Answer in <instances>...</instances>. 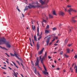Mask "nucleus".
Masks as SVG:
<instances>
[{
	"label": "nucleus",
	"instance_id": "69168bd1",
	"mask_svg": "<svg viewBox=\"0 0 77 77\" xmlns=\"http://www.w3.org/2000/svg\"><path fill=\"white\" fill-rule=\"evenodd\" d=\"M12 71H13V72H14V74H15V71H14V70H13Z\"/></svg>",
	"mask_w": 77,
	"mask_h": 77
},
{
	"label": "nucleus",
	"instance_id": "412c9836",
	"mask_svg": "<svg viewBox=\"0 0 77 77\" xmlns=\"http://www.w3.org/2000/svg\"><path fill=\"white\" fill-rule=\"evenodd\" d=\"M68 38H66V39L65 40L64 42L65 44L67 43V42H68Z\"/></svg>",
	"mask_w": 77,
	"mask_h": 77
},
{
	"label": "nucleus",
	"instance_id": "e2e57ef3",
	"mask_svg": "<svg viewBox=\"0 0 77 77\" xmlns=\"http://www.w3.org/2000/svg\"><path fill=\"white\" fill-rule=\"evenodd\" d=\"M49 2V1L48 0H47V1L46 2V3H48Z\"/></svg>",
	"mask_w": 77,
	"mask_h": 77
},
{
	"label": "nucleus",
	"instance_id": "c85d7f7f",
	"mask_svg": "<svg viewBox=\"0 0 77 77\" xmlns=\"http://www.w3.org/2000/svg\"><path fill=\"white\" fill-rule=\"evenodd\" d=\"M57 28H56V27H54V28H53V29H52V30H56L57 29Z\"/></svg>",
	"mask_w": 77,
	"mask_h": 77
},
{
	"label": "nucleus",
	"instance_id": "6e6552de",
	"mask_svg": "<svg viewBox=\"0 0 77 77\" xmlns=\"http://www.w3.org/2000/svg\"><path fill=\"white\" fill-rule=\"evenodd\" d=\"M14 54L15 56V57H17V58H18V59H20V60H21V59L19 58L18 57V56H19V55H18V54H16L15 53H14Z\"/></svg>",
	"mask_w": 77,
	"mask_h": 77
},
{
	"label": "nucleus",
	"instance_id": "de8ad7c7",
	"mask_svg": "<svg viewBox=\"0 0 77 77\" xmlns=\"http://www.w3.org/2000/svg\"><path fill=\"white\" fill-rule=\"evenodd\" d=\"M75 18V16L74 17H72V19H74Z\"/></svg>",
	"mask_w": 77,
	"mask_h": 77
},
{
	"label": "nucleus",
	"instance_id": "aec40b11",
	"mask_svg": "<svg viewBox=\"0 0 77 77\" xmlns=\"http://www.w3.org/2000/svg\"><path fill=\"white\" fill-rule=\"evenodd\" d=\"M32 27L33 30H35V26L32 25Z\"/></svg>",
	"mask_w": 77,
	"mask_h": 77
},
{
	"label": "nucleus",
	"instance_id": "f3484780",
	"mask_svg": "<svg viewBox=\"0 0 77 77\" xmlns=\"http://www.w3.org/2000/svg\"><path fill=\"white\" fill-rule=\"evenodd\" d=\"M37 36H39V26H38L37 28Z\"/></svg>",
	"mask_w": 77,
	"mask_h": 77
},
{
	"label": "nucleus",
	"instance_id": "13d9d810",
	"mask_svg": "<svg viewBox=\"0 0 77 77\" xmlns=\"http://www.w3.org/2000/svg\"><path fill=\"white\" fill-rule=\"evenodd\" d=\"M20 75H21V76H22V77H24V76H23V75L22 74H20Z\"/></svg>",
	"mask_w": 77,
	"mask_h": 77
},
{
	"label": "nucleus",
	"instance_id": "a878e982",
	"mask_svg": "<svg viewBox=\"0 0 77 77\" xmlns=\"http://www.w3.org/2000/svg\"><path fill=\"white\" fill-rule=\"evenodd\" d=\"M16 9H17V10H18L19 12H21V11L20 10V9L18 8V6H17V8H16Z\"/></svg>",
	"mask_w": 77,
	"mask_h": 77
},
{
	"label": "nucleus",
	"instance_id": "4d7b16f0",
	"mask_svg": "<svg viewBox=\"0 0 77 77\" xmlns=\"http://www.w3.org/2000/svg\"><path fill=\"white\" fill-rule=\"evenodd\" d=\"M22 17H23V18H24V14H23V13H22Z\"/></svg>",
	"mask_w": 77,
	"mask_h": 77
},
{
	"label": "nucleus",
	"instance_id": "f03ea898",
	"mask_svg": "<svg viewBox=\"0 0 77 77\" xmlns=\"http://www.w3.org/2000/svg\"><path fill=\"white\" fill-rule=\"evenodd\" d=\"M6 44L7 47L8 48L11 47V45H10L9 41H6V40L5 38H0V45H2V44Z\"/></svg>",
	"mask_w": 77,
	"mask_h": 77
},
{
	"label": "nucleus",
	"instance_id": "7c9ffc66",
	"mask_svg": "<svg viewBox=\"0 0 77 77\" xmlns=\"http://www.w3.org/2000/svg\"><path fill=\"white\" fill-rule=\"evenodd\" d=\"M67 8H71V6L70 5H68L67 6Z\"/></svg>",
	"mask_w": 77,
	"mask_h": 77
},
{
	"label": "nucleus",
	"instance_id": "49530a36",
	"mask_svg": "<svg viewBox=\"0 0 77 77\" xmlns=\"http://www.w3.org/2000/svg\"><path fill=\"white\" fill-rule=\"evenodd\" d=\"M66 1L68 3H69V0H66Z\"/></svg>",
	"mask_w": 77,
	"mask_h": 77
},
{
	"label": "nucleus",
	"instance_id": "f257e3e1",
	"mask_svg": "<svg viewBox=\"0 0 77 77\" xmlns=\"http://www.w3.org/2000/svg\"><path fill=\"white\" fill-rule=\"evenodd\" d=\"M36 5H32V4H29V6H26L25 8V9H24V12L26 11H27L28 10V9L29 8V9H30L31 8H39L40 7H41V5H39V4L37 2L35 3Z\"/></svg>",
	"mask_w": 77,
	"mask_h": 77
},
{
	"label": "nucleus",
	"instance_id": "e433bc0d",
	"mask_svg": "<svg viewBox=\"0 0 77 77\" xmlns=\"http://www.w3.org/2000/svg\"><path fill=\"white\" fill-rule=\"evenodd\" d=\"M41 38H42V37H41V36L39 38H38V40H40V39H41Z\"/></svg>",
	"mask_w": 77,
	"mask_h": 77
},
{
	"label": "nucleus",
	"instance_id": "5701e85b",
	"mask_svg": "<svg viewBox=\"0 0 77 77\" xmlns=\"http://www.w3.org/2000/svg\"><path fill=\"white\" fill-rule=\"evenodd\" d=\"M34 39L35 41H37V37H36V36H34Z\"/></svg>",
	"mask_w": 77,
	"mask_h": 77
},
{
	"label": "nucleus",
	"instance_id": "79ce46f5",
	"mask_svg": "<svg viewBox=\"0 0 77 77\" xmlns=\"http://www.w3.org/2000/svg\"><path fill=\"white\" fill-rule=\"evenodd\" d=\"M66 71V70H65V69H64L63 72V73H64V72H65Z\"/></svg>",
	"mask_w": 77,
	"mask_h": 77
},
{
	"label": "nucleus",
	"instance_id": "a18cd8bd",
	"mask_svg": "<svg viewBox=\"0 0 77 77\" xmlns=\"http://www.w3.org/2000/svg\"><path fill=\"white\" fill-rule=\"evenodd\" d=\"M52 66L53 68H54V67H55V66L53 65H52Z\"/></svg>",
	"mask_w": 77,
	"mask_h": 77
},
{
	"label": "nucleus",
	"instance_id": "3c124183",
	"mask_svg": "<svg viewBox=\"0 0 77 77\" xmlns=\"http://www.w3.org/2000/svg\"><path fill=\"white\" fill-rule=\"evenodd\" d=\"M51 44H52V42H51L49 44V45H51Z\"/></svg>",
	"mask_w": 77,
	"mask_h": 77
},
{
	"label": "nucleus",
	"instance_id": "4be33fe9",
	"mask_svg": "<svg viewBox=\"0 0 77 77\" xmlns=\"http://www.w3.org/2000/svg\"><path fill=\"white\" fill-rule=\"evenodd\" d=\"M64 56H65V57H66V58H68V57H69V56H68V55H67L66 54H64Z\"/></svg>",
	"mask_w": 77,
	"mask_h": 77
},
{
	"label": "nucleus",
	"instance_id": "0e129e2a",
	"mask_svg": "<svg viewBox=\"0 0 77 77\" xmlns=\"http://www.w3.org/2000/svg\"><path fill=\"white\" fill-rule=\"evenodd\" d=\"M30 45H31V46H32V47L33 46V45H32L31 43H30Z\"/></svg>",
	"mask_w": 77,
	"mask_h": 77
},
{
	"label": "nucleus",
	"instance_id": "6e6d98bb",
	"mask_svg": "<svg viewBox=\"0 0 77 77\" xmlns=\"http://www.w3.org/2000/svg\"><path fill=\"white\" fill-rule=\"evenodd\" d=\"M8 68H9V69H11V70L12 69L11 68V67H8Z\"/></svg>",
	"mask_w": 77,
	"mask_h": 77
},
{
	"label": "nucleus",
	"instance_id": "4c0bfd02",
	"mask_svg": "<svg viewBox=\"0 0 77 77\" xmlns=\"http://www.w3.org/2000/svg\"><path fill=\"white\" fill-rule=\"evenodd\" d=\"M74 58H75V59H76V58H77V55H75V56H74Z\"/></svg>",
	"mask_w": 77,
	"mask_h": 77
},
{
	"label": "nucleus",
	"instance_id": "f8f14e48",
	"mask_svg": "<svg viewBox=\"0 0 77 77\" xmlns=\"http://www.w3.org/2000/svg\"><path fill=\"white\" fill-rule=\"evenodd\" d=\"M50 32H51L50 30H45V33H49Z\"/></svg>",
	"mask_w": 77,
	"mask_h": 77
},
{
	"label": "nucleus",
	"instance_id": "8fccbe9b",
	"mask_svg": "<svg viewBox=\"0 0 77 77\" xmlns=\"http://www.w3.org/2000/svg\"><path fill=\"white\" fill-rule=\"evenodd\" d=\"M3 73L4 74H5V75L6 74V73L5 72H3Z\"/></svg>",
	"mask_w": 77,
	"mask_h": 77
},
{
	"label": "nucleus",
	"instance_id": "09e8293b",
	"mask_svg": "<svg viewBox=\"0 0 77 77\" xmlns=\"http://www.w3.org/2000/svg\"><path fill=\"white\" fill-rule=\"evenodd\" d=\"M71 29H69V30H68L69 32H71Z\"/></svg>",
	"mask_w": 77,
	"mask_h": 77
},
{
	"label": "nucleus",
	"instance_id": "9d476101",
	"mask_svg": "<svg viewBox=\"0 0 77 77\" xmlns=\"http://www.w3.org/2000/svg\"><path fill=\"white\" fill-rule=\"evenodd\" d=\"M73 9L72 8H70L69 10H68V11L69 12V14L70 15H71V12H72V11H73Z\"/></svg>",
	"mask_w": 77,
	"mask_h": 77
},
{
	"label": "nucleus",
	"instance_id": "f704fd0d",
	"mask_svg": "<svg viewBox=\"0 0 77 77\" xmlns=\"http://www.w3.org/2000/svg\"><path fill=\"white\" fill-rule=\"evenodd\" d=\"M10 54H11V56H15V55H14V54L12 53H10Z\"/></svg>",
	"mask_w": 77,
	"mask_h": 77
},
{
	"label": "nucleus",
	"instance_id": "774afa93",
	"mask_svg": "<svg viewBox=\"0 0 77 77\" xmlns=\"http://www.w3.org/2000/svg\"><path fill=\"white\" fill-rule=\"evenodd\" d=\"M58 42H59V40H58V41L56 42V43H58Z\"/></svg>",
	"mask_w": 77,
	"mask_h": 77
},
{
	"label": "nucleus",
	"instance_id": "cd10ccee",
	"mask_svg": "<svg viewBox=\"0 0 77 77\" xmlns=\"http://www.w3.org/2000/svg\"><path fill=\"white\" fill-rule=\"evenodd\" d=\"M72 45V44H69L67 45V46L68 47H71Z\"/></svg>",
	"mask_w": 77,
	"mask_h": 77
},
{
	"label": "nucleus",
	"instance_id": "bf43d9fd",
	"mask_svg": "<svg viewBox=\"0 0 77 77\" xmlns=\"http://www.w3.org/2000/svg\"><path fill=\"white\" fill-rule=\"evenodd\" d=\"M65 12H66V11H67V10H66V9L65 8Z\"/></svg>",
	"mask_w": 77,
	"mask_h": 77
},
{
	"label": "nucleus",
	"instance_id": "ea45409f",
	"mask_svg": "<svg viewBox=\"0 0 77 77\" xmlns=\"http://www.w3.org/2000/svg\"><path fill=\"white\" fill-rule=\"evenodd\" d=\"M31 64H32V65H33V66H34V64H33V62L31 61Z\"/></svg>",
	"mask_w": 77,
	"mask_h": 77
},
{
	"label": "nucleus",
	"instance_id": "a211bd4d",
	"mask_svg": "<svg viewBox=\"0 0 77 77\" xmlns=\"http://www.w3.org/2000/svg\"><path fill=\"white\" fill-rule=\"evenodd\" d=\"M66 50L67 51V53H70V49L67 48L66 49Z\"/></svg>",
	"mask_w": 77,
	"mask_h": 77
},
{
	"label": "nucleus",
	"instance_id": "58836bf2",
	"mask_svg": "<svg viewBox=\"0 0 77 77\" xmlns=\"http://www.w3.org/2000/svg\"><path fill=\"white\" fill-rule=\"evenodd\" d=\"M60 54L62 55L63 54V51H62L60 52Z\"/></svg>",
	"mask_w": 77,
	"mask_h": 77
},
{
	"label": "nucleus",
	"instance_id": "c9c22d12",
	"mask_svg": "<svg viewBox=\"0 0 77 77\" xmlns=\"http://www.w3.org/2000/svg\"><path fill=\"white\" fill-rule=\"evenodd\" d=\"M34 72L35 73V74H37V73H36V70H35L34 71Z\"/></svg>",
	"mask_w": 77,
	"mask_h": 77
},
{
	"label": "nucleus",
	"instance_id": "680f3d73",
	"mask_svg": "<svg viewBox=\"0 0 77 77\" xmlns=\"http://www.w3.org/2000/svg\"><path fill=\"white\" fill-rule=\"evenodd\" d=\"M32 42H33V44H34V42H33V39H32Z\"/></svg>",
	"mask_w": 77,
	"mask_h": 77
},
{
	"label": "nucleus",
	"instance_id": "2f4dec72",
	"mask_svg": "<svg viewBox=\"0 0 77 77\" xmlns=\"http://www.w3.org/2000/svg\"><path fill=\"white\" fill-rule=\"evenodd\" d=\"M73 11L74 12H77V10H76L73 9Z\"/></svg>",
	"mask_w": 77,
	"mask_h": 77
},
{
	"label": "nucleus",
	"instance_id": "72a5a7b5",
	"mask_svg": "<svg viewBox=\"0 0 77 77\" xmlns=\"http://www.w3.org/2000/svg\"><path fill=\"white\" fill-rule=\"evenodd\" d=\"M70 71H71L72 72L73 70L72 69V68H70Z\"/></svg>",
	"mask_w": 77,
	"mask_h": 77
},
{
	"label": "nucleus",
	"instance_id": "c756f323",
	"mask_svg": "<svg viewBox=\"0 0 77 77\" xmlns=\"http://www.w3.org/2000/svg\"><path fill=\"white\" fill-rule=\"evenodd\" d=\"M16 62H17V63H18V64L19 65H20V62L18 61L17 60L16 61Z\"/></svg>",
	"mask_w": 77,
	"mask_h": 77
},
{
	"label": "nucleus",
	"instance_id": "4468645a",
	"mask_svg": "<svg viewBox=\"0 0 77 77\" xmlns=\"http://www.w3.org/2000/svg\"><path fill=\"white\" fill-rule=\"evenodd\" d=\"M37 50H39V42H38L37 43Z\"/></svg>",
	"mask_w": 77,
	"mask_h": 77
},
{
	"label": "nucleus",
	"instance_id": "0eeeda50",
	"mask_svg": "<svg viewBox=\"0 0 77 77\" xmlns=\"http://www.w3.org/2000/svg\"><path fill=\"white\" fill-rule=\"evenodd\" d=\"M46 0H44L43 1L42 0H39V2L42 5H44L45 4V2Z\"/></svg>",
	"mask_w": 77,
	"mask_h": 77
},
{
	"label": "nucleus",
	"instance_id": "7ed1b4c3",
	"mask_svg": "<svg viewBox=\"0 0 77 77\" xmlns=\"http://www.w3.org/2000/svg\"><path fill=\"white\" fill-rule=\"evenodd\" d=\"M46 55H47V52H45V55H44V56L43 57L42 59L41 60V63H42L43 66L45 71H43V72L45 75H46V74H48V73L47 72V69H46V68H45V65H44V64L43 63V61H44V60L45 59V58H46Z\"/></svg>",
	"mask_w": 77,
	"mask_h": 77
},
{
	"label": "nucleus",
	"instance_id": "423d86ee",
	"mask_svg": "<svg viewBox=\"0 0 77 77\" xmlns=\"http://www.w3.org/2000/svg\"><path fill=\"white\" fill-rule=\"evenodd\" d=\"M59 15H61V16H63L65 15V13L62 11H60L58 13Z\"/></svg>",
	"mask_w": 77,
	"mask_h": 77
},
{
	"label": "nucleus",
	"instance_id": "9b49d317",
	"mask_svg": "<svg viewBox=\"0 0 77 77\" xmlns=\"http://www.w3.org/2000/svg\"><path fill=\"white\" fill-rule=\"evenodd\" d=\"M43 21H42V25L43 26V27H44V23H46V20H44V19H43Z\"/></svg>",
	"mask_w": 77,
	"mask_h": 77
},
{
	"label": "nucleus",
	"instance_id": "864d4df0",
	"mask_svg": "<svg viewBox=\"0 0 77 77\" xmlns=\"http://www.w3.org/2000/svg\"><path fill=\"white\" fill-rule=\"evenodd\" d=\"M42 56H40V57H39V58H40V59H41H41H41Z\"/></svg>",
	"mask_w": 77,
	"mask_h": 77
},
{
	"label": "nucleus",
	"instance_id": "393cba45",
	"mask_svg": "<svg viewBox=\"0 0 77 77\" xmlns=\"http://www.w3.org/2000/svg\"><path fill=\"white\" fill-rule=\"evenodd\" d=\"M49 17L50 18H53V16H52V15H51L50 14H49Z\"/></svg>",
	"mask_w": 77,
	"mask_h": 77
},
{
	"label": "nucleus",
	"instance_id": "39448f33",
	"mask_svg": "<svg viewBox=\"0 0 77 77\" xmlns=\"http://www.w3.org/2000/svg\"><path fill=\"white\" fill-rule=\"evenodd\" d=\"M38 63H39V61H38V57H37V60L36 61V63H35V65H36V66H37L38 67V68H39V69H40V70H41V69L39 67V65H38Z\"/></svg>",
	"mask_w": 77,
	"mask_h": 77
},
{
	"label": "nucleus",
	"instance_id": "bb28decb",
	"mask_svg": "<svg viewBox=\"0 0 77 77\" xmlns=\"http://www.w3.org/2000/svg\"><path fill=\"white\" fill-rule=\"evenodd\" d=\"M49 29V25H48L46 26V29Z\"/></svg>",
	"mask_w": 77,
	"mask_h": 77
},
{
	"label": "nucleus",
	"instance_id": "2eb2a0df",
	"mask_svg": "<svg viewBox=\"0 0 77 77\" xmlns=\"http://www.w3.org/2000/svg\"><path fill=\"white\" fill-rule=\"evenodd\" d=\"M71 21H72V23H75L77 21L76 20L73 19H72Z\"/></svg>",
	"mask_w": 77,
	"mask_h": 77
},
{
	"label": "nucleus",
	"instance_id": "5fc2aeb1",
	"mask_svg": "<svg viewBox=\"0 0 77 77\" xmlns=\"http://www.w3.org/2000/svg\"><path fill=\"white\" fill-rule=\"evenodd\" d=\"M54 40H55V38H54L52 40V41L53 42L54 41Z\"/></svg>",
	"mask_w": 77,
	"mask_h": 77
},
{
	"label": "nucleus",
	"instance_id": "ddd939ff",
	"mask_svg": "<svg viewBox=\"0 0 77 77\" xmlns=\"http://www.w3.org/2000/svg\"><path fill=\"white\" fill-rule=\"evenodd\" d=\"M52 14L53 15H56V16H57V14H56V11H55L54 10L53 11V12H52Z\"/></svg>",
	"mask_w": 77,
	"mask_h": 77
},
{
	"label": "nucleus",
	"instance_id": "20e7f679",
	"mask_svg": "<svg viewBox=\"0 0 77 77\" xmlns=\"http://www.w3.org/2000/svg\"><path fill=\"white\" fill-rule=\"evenodd\" d=\"M55 34H53L51 35H49L48 36V37L50 36V37H49L48 39H47L46 41V42H47V45H48V43H49V42H50V40L51 39V38H52L53 37H54V38H55V37L54 36H55Z\"/></svg>",
	"mask_w": 77,
	"mask_h": 77
},
{
	"label": "nucleus",
	"instance_id": "473e14b6",
	"mask_svg": "<svg viewBox=\"0 0 77 77\" xmlns=\"http://www.w3.org/2000/svg\"><path fill=\"white\" fill-rule=\"evenodd\" d=\"M13 74H14V76H15V77H17V74H16L15 73H14H14H13Z\"/></svg>",
	"mask_w": 77,
	"mask_h": 77
},
{
	"label": "nucleus",
	"instance_id": "6ab92c4d",
	"mask_svg": "<svg viewBox=\"0 0 77 77\" xmlns=\"http://www.w3.org/2000/svg\"><path fill=\"white\" fill-rule=\"evenodd\" d=\"M12 63H13V64L14 65V66L17 68H18V67L16 65V64H15V63L14 62L12 61Z\"/></svg>",
	"mask_w": 77,
	"mask_h": 77
},
{
	"label": "nucleus",
	"instance_id": "b1692460",
	"mask_svg": "<svg viewBox=\"0 0 77 77\" xmlns=\"http://www.w3.org/2000/svg\"><path fill=\"white\" fill-rule=\"evenodd\" d=\"M37 72L38 76H39V77H41V75H40V74H39V72Z\"/></svg>",
	"mask_w": 77,
	"mask_h": 77
},
{
	"label": "nucleus",
	"instance_id": "052dcab7",
	"mask_svg": "<svg viewBox=\"0 0 77 77\" xmlns=\"http://www.w3.org/2000/svg\"><path fill=\"white\" fill-rule=\"evenodd\" d=\"M61 26H62V25L61 24H60V25H59L60 27Z\"/></svg>",
	"mask_w": 77,
	"mask_h": 77
},
{
	"label": "nucleus",
	"instance_id": "603ef678",
	"mask_svg": "<svg viewBox=\"0 0 77 77\" xmlns=\"http://www.w3.org/2000/svg\"><path fill=\"white\" fill-rule=\"evenodd\" d=\"M48 59H51V57H50V56H48Z\"/></svg>",
	"mask_w": 77,
	"mask_h": 77
},
{
	"label": "nucleus",
	"instance_id": "338daca9",
	"mask_svg": "<svg viewBox=\"0 0 77 77\" xmlns=\"http://www.w3.org/2000/svg\"><path fill=\"white\" fill-rule=\"evenodd\" d=\"M59 69H59V68H57L56 69H57V70H59Z\"/></svg>",
	"mask_w": 77,
	"mask_h": 77
},
{
	"label": "nucleus",
	"instance_id": "dca6fc26",
	"mask_svg": "<svg viewBox=\"0 0 77 77\" xmlns=\"http://www.w3.org/2000/svg\"><path fill=\"white\" fill-rule=\"evenodd\" d=\"M0 47L1 48H2V49H4V50H8L7 48H5V47H2V46H0Z\"/></svg>",
	"mask_w": 77,
	"mask_h": 77
},
{
	"label": "nucleus",
	"instance_id": "a19ab883",
	"mask_svg": "<svg viewBox=\"0 0 77 77\" xmlns=\"http://www.w3.org/2000/svg\"><path fill=\"white\" fill-rule=\"evenodd\" d=\"M5 54H6V55H7V56H8V57H10V56H9V55H8V54L5 53Z\"/></svg>",
	"mask_w": 77,
	"mask_h": 77
},
{
	"label": "nucleus",
	"instance_id": "c03bdc74",
	"mask_svg": "<svg viewBox=\"0 0 77 77\" xmlns=\"http://www.w3.org/2000/svg\"><path fill=\"white\" fill-rule=\"evenodd\" d=\"M55 38H56V39H58V37L57 36H56Z\"/></svg>",
	"mask_w": 77,
	"mask_h": 77
},
{
	"label": "nucleus",
	"instance_id": "37998d69",
	"mask_svg": "<svg viewBox=\"0 0 77 77\" xmlns=\"http://www.w3.org/2000/svg\"><path fill=\"white\" fill-rule=\"evenodd\" d=\"M1 68H2V69H6V68H5V67H1Z\"/></svg>",
	"mask_w": 77,
	"mask_h": 77
},
{
	"label": "nucleus",
	"instance_id": "1a4fd4ad",
	"mask_svg": "<svg viewBox=\"0 0 77 77\" xmlns=\"http://www.w3.org/2000/svg\"><path fill=\"white\" fill-rule=\"evenodd\" d=\"M44 50V48H43L40 51L38 52V54H41L42 53Z\"/></svg>",
	"mask_w": 77,
	"mask_h": 77
}]
</instances>
